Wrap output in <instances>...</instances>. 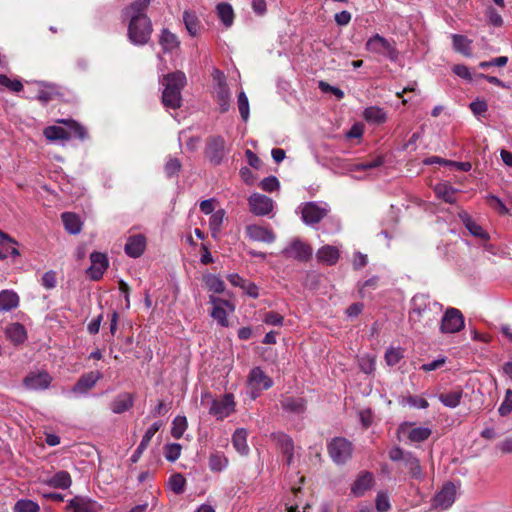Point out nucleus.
<instances>
[{"mask_svg": "<svg viewBox=\"0 0 512 512\" xmlns=\"http://www.w3.org/2000/svg\"><path fill=\"white\" fill-rule=\"evenodd\" d=\"M152 0H136L122 10V17L128 20V39L134 45H145L151 38L153 28L146 14Z\"/></svg>", "mask_w": 512, "mask_h": 512, "instance_id": "1", "label": "nucleus"}, {"mask_svg": "<svg viewBox=\"0 0 512 512\" xmlns=\"http://www.w3.org/2000/svg\"><path fill=\"white\" fill-rule=\"evenodd\" d=\"M59 123L65 124L69 127L71 137L74 136L80 140H85L88 137V132L84 126L74 120H59Z\"/></svg>", "mask_w": 512, "mask_h": 512, "instance_id": "42", "label": "nucleus"}, {"mask_svg": "<svg viewBox=\"0 0 512 512\" xmlns=\"http://www.w3.org/2000/svg\"><path fill=\"white\" fill-rule=\"evenodd\" d=\"M225 212L224 210H217L214 212L209 219V228L211 230L212 236L215 238L220 231L224 220Z\"/></svg>", "mask_w": 512, "mask_h": 512, "instance_id": "46", "label": "nucleus"}, {"mask_svg": "<svg viewBox=\"0 0 512 512\" xmlns=\"http://www.w3.org/2000/svg\"><path fill=\"white\" fill-rule=\"evenodd\" d=\"M218 17L226 27L233 24L234 12L232 6L226 2L219 3L216 7Z\"/></svg>", "mask_w": 512, "mask_h": 512, "instance_id": "39", "label": "nucleus"}, {"mask_svg": "<svg viewBox=\"0 0 512 512\" xmlns=\"http://www.w3.org/2000/svg\"><path fill=\"white\" fill-rule=\"evenodd\" d=\"M373 483V474L368 471H362L351 485V493L356 497H361L372 487Z\"/></svg>", "mask_w": 512, "mask_h": 512, "instance_id": "21", "label": "nucleus"}, {"mask_svg": "<svg viewBox=\"0 0 512 512\" xmlns=\"http://www.w3.org/2000/svg\"><path fill=\"white\" fill-rule=\"evenodd\" d=\"M464 316L457 308H447L441 317L440 332L443 334H452L459 332L464 328Z\"/></svg>", "mask_w": 512, "mask_h": 512, "instance_id": "6", "label": "nucleus"}, {"mask_svg": "<svg viewBox=\"0 0 512 512\" xmlns=\"http://www.w3.org/2000/svg\"><path fill=\"white\" fill-rule=\"evenodd\" d=\"M61 219L68 233L76 235L81 232L82 223L76 214L71 212H64L61 215Z\"/></svg>", "mask_w": 512, "mask_h": 512, "instance_id": "35", "label": "nucleus"}, {"mask_svg": "<svg viewBox=\"0 0 512 512\" xmlns=\"http://www.w3.org/2000/svg\"><path fill=\"white\" fill-rule=\"evenodd\" d=\"M238 109L243 121H247L250 115L249 101L244 91L238 94Z\"/></svg>", "mask_w": 512, "mask_h": 512, "instance_id": "52", "label": "nucleus"}, {"mask_svg": "<svg viewBox=\"0 0 512 512\" xmlns=\"http://www.w3.org/2000/svg\"><path fill=\"white\" fill-rule=\"evenodd\" d=\"M271 439L276 443L282 454L294 451L293 439L284 432H275L271 434Z\"/></svg>", "mask_w": 512, "mask_h": 512, "instance_id": "34", "label": "nucleus"}, {"mask_svg": "<svg viewBox=\"0 0 512 512\" xmlns=\"http://www.w3.org/2000/svg\"><path fill=\"white\" fill-rule=\"evenodd\" d=\"M43 134L49 141L69 140L71 138V134L60 126H48L44 129Z\"/></svg>", "mask_w": 512, "mask_h": 512, "instance_id": "38", "label": "nucleus"}, {"mask_svg": "<svg viewBox=\"0 0 512 512\" xmlns=\"http://www.w3.org/2000/svg\"><path fill=\"white\" fill-rule=\"evenodd\" d=\"M165 173L168 177L177 175L181 169V163L177 158H169L165 164Z\"/></svg>", "mask_w": 512, "mask_h": 512, "instance_id": "60", "label": "nucleus"}, {"mask_svg": "<svg viewBox=\"0 0 512 512\" xmlns=\"http://www.w3.org/2000/svg\"><path fill=\"white\" fill-rule=\"evenodd\" d=\"M340 257L339 250L333 245H324L316 252V258L320 263L327 266L335 265Z\"/></svg>", "mask_w": 512, "mask_h": 512, "instance_id": "24", "label": "nucleus"}, {"mask_svg": "<svg viewBox=\"0 0 512 512\" xmlns=\"http://www.w3.org/2000/svg\"><path fill=\"white\" fill-rule=\"evenodd\" d=\"M431 434L432 431L428 427H416L409 432L408 439L411 442H423L427 440Z\"/></svg>", "mask_w": 512, "mask_h": 512, "instance_id": "48", "label": "nucleus"}, {"mask_svg": "<svg viewBox=\"0 0 512 512\" xmlns=\"http://www.w3.org/2000/svg\"><path fill=\"white\" fill-rule=\"evenodd\" d=\"M19 305V296L12 290H2L0 292V311L9 312Z\"/></svg>", "mask_w": 512, "mask_h": 512, "instance_id": "27", "label": "nucleus"}, {"mask_svg": "<svg viewBox=\"0 0 512 512\" xmlns=\"http://www.w3.org/2000/svg\"><path fill=\"white\" fill-rule=\"evenodd\" d=\"M0 85L8 88L13 92H20L23 89V85L19 80H11L4 74L0 75Z\"/></svg>", "mask_w": 512, "mask_h": 512, "instance_id": "57", "label": "nucleus"}, {"mask_svg": "<svg viewBox=\"0 0 512 512\" xmlns=\"http://www.w3.org/2000/svg\"><path fill=\"white\" fill-rule=\"evenodd\" d=\"M160 427H161V423L155 422L147 429L139 446L137 447V449L134 451V453L132 454V456L130 458L132 463H136L139 461L143 452L148 447L152 437L156 434V432L160 429Z\"/></svg>", "mask_w": 512, "mask_h": 512, "instance_id": "25", "label": "nucleus"}, {"mask_svg": "<svg viewBox=\"0 0 512 512\" xmlns=\"http://www.w3.org/2000/svg\"><path fill=\"white\" fill-rule=\"evenodd\" d=\"M6 337L15 345L23 343L27 338L25 327L20 323H13L6 328Z\"/></svg>", "mask_w": 512, "mask_h": 512, "instance_id": "28", "label": "nucleus"}, {"mask_svg": "<svg viewBox=\"0 0 512 512\" xmlns=\"http://www.w3.org/2000/svg\"><path fill=\"white\" fill-rule=\"evenodd\" d=\"M103 377L100 371H90L80 376L72 388V392L76 394H86L92 389L96 383Z\"/></svg>", "mask_w": 512, "mask_h": 512, "instance_id": "18", "label": "nucleus"}, {"mask_svg": "<svg viewBox=\"0 0 512 512\" xmlns=\"http://www.w3.org/2000/svg\"><path fill=\"white\" fill-rule=\"evenodd\" d=\"M183 21L185 27L191 36H196L200 30V21L195 13L190 11H184Z\"/></svg>", "mask_w": 512, "mask_h": 512, "instance_id": "41", "label": "nucleus"}, {"mask_svg": "<svg viewBox=\"0 0 512 512\" xmlns=\"http://www.w3.org/2000/svg\"><path fill=\"white\" fill-rule=\"evenodd\" d=\"M443 306L426 294H416L411 299L408 321L411 328L418 333H425L434 328L442 314Z\"/></svg>", "mask_w": 512, "mask_h": 512, "instance_id": "2", "label": "nucleus"}, {"mask_svg": "<svg viewBox=\"0 0 512 512\" xmlns=\"http://www.w3.org/2000/svg\"><path fill=\"white\" fill-rule=\"evenodd\" d=\"M403 465L409 470V473L414 479L423 478V470L420 465L419 459L411 452H407L406 457L403 460Z\"/></svg>", "mask_w": 512, "mask_h": 512, "instance_id": "29", "label": "nucleus"}, {"mask_svg": "<svg viewBox=\"0 0 512 512\" xmlns=\"http://www.w3.org/2000/svg\"><path fill=\"white\" fill-rule=\"evenodd\" d=\"M250 211L256 216L268 215L273 209V201L270 197L254 193L248 199Z\"/></svg>", "mask_w": 512, "mask_h": 512, "instance_id": "13", "label": "nucleus"}, {"mask_svg": "<svg viewBox=\"0 0 512 512\" xmlns=\"http://www.w3.org/2000/svg\"><path fill=\"white\" fill-rule=\"evenodd\" d=\"M282 408L288 412L301 414L306 410V402L303 398L286 397L281 402Z\"/></svg>", "mask_w": 512, "mask_h": 512, "instance_id": "36", "label": "nucleus"}, {"mask_svg": "<svg viewBox=\"0 0 512 512\" xmlns=\"http://www.w3.org/2000/svg\"><path fill=\"white\" fill-rule=\"evenodd\" d=\"M384 163V159L382 156H378L373 160L365 161L359 164L354 165V170H369L374 169L381 166Z\"/></svg>", "mask_w": 512, "mask_h": 512, "instance_id": "61", "label": "nucleus"}, {"mask_svg": "<svg viewBox=\"0 0 512 512\" xmlns=\"http://www.w3.org/2000/svg\"><path fill=\"white\" fill-rule=\"evenodd\" d=\"M67 508L73 509L74 512H100L102 506L89 498L75 496L69 501Z\"/></svg>", "mask_w": 512, "mask_h": 512, "instance_id": "20", "label": "nucleus"}, {"mask_svg": "<svg viewBox=\"0 0 512 512\" xmlns=\"http://www.w3.org/2000/svg\"><path fill=\"white\" fill-rule=\"evenodd\" d=\"M302 220L307 225L319 223L328 213V210L315 202H307L302 207Z\"/></svg>", "mask_w": 512, "mask_h": 512, "instance_id": "14", "label": "nucleus"}, {"mask_svg": "<svg viewBox=\"0 0 512 512\" xmlns=\"http://www.w3.org/2000/svg\"><path fill=\"white\" fill-rule=\"evenodd\" d=\"M287 259L306 262L312 257V248L299 238L293 239L281 252Z\"/></svg>", "mask_w": 512, "mask_h": 512, "instance_id": "7", "label": "nucleus"}, {"mask_svg": "<svg viewBox=\"0 0 512 512\" xmlns=\"http://www.w3.org/2000/svg\"><path fill=\"white\" fill-rule=\"evenodd\" d=\"M365 49L375 55L382 56L391 62H396L399 58V52L396 42L387 39L380 34H374L365 43Z\"/></svg>", "mask_w": 512, "mask_h": 512, "instance_id": "4", "label": "nucleus"}, {"mask_svg": "<svg viewBox=\"0 0 512 512\" xmlns=\"http://www.w3.org/2000/svg\"><path fill=\"white\" fill-rule=\"evenodd\" d=\"M327 451L335 464L343 465L352 457L353 444L344 437H335L328 443Z\"/></svg>", "mask_w": 512, "mask_h": 512, "instance_id": "5", "label": "nucleus"}, {"mask_svg": "<svg viewBox=\"0 0 512 512\" xmlns=\"http://www.w3.org/2000/svg\"><path fill=\"white\" fill-rule=\"evenodd\" d=\"M453 40V48L466 56H469L471 54V43L472 41L469 40L467 37L463 35H452Z\"/></svg>", "mask_w": 512, "mask_h": 512, "instance_id": "43", "label": "nucleus"}, {"mask_svg": "<svg viewBox=\"0 0 512 512\" xmlns=\"http://www.w3.org/2000/svg\"><path fill=\"white\" fill-rule=\"evenodd\" d=\"M466 228L473 236L478 237L480 239H488V234L477 223L468 221L466 223Z\"/></svg>", "mask_w": 512, "mask_h": 512, "instance_id": "63", "label": "nucleus"}, {"mask_svg": "<svg viewBox=\"0 0 512 512\" xmlns=\"http://www.w3.org/2000/svg\"><path fill=\"white\" fill-rule=\"evenodd\" d=\"M60 96H62V93L60 92L58 86L51 83H42L37 93L36 99L43 105H46L49 102L59 98Z\"/></svg>", "mask_w": 512, "mask_h": 512, "instance_id": "26", "label": "nucleus"}, {"mask_svg": "<svg viewBox=\"0 0 512 512\" xmlns=\"http://www.w3.org/2000/svg\"><path fill=\"white\" fill-rule=\"evenodd\" d=\"M435 193L438 198H441L448 203H453L455 201V190L447 184H438L435 187Z\"/></svg>", "mask_w": 512, "mask_h": 512, "instance_id": "47", "label": "nucleus"}, {"mask_svg": "<svg viewBox=\"0 0 512 512\" xmlns=\"http://www.w3.org/2000/svg\"><path fill=\"white\" fill-rule=\"evenodd\" d=\"M498 412L501 416H507L512 412V390L507 389L505 392V397L503 402L501 403Z\"/></svg>", "mask_w": 512, "mask_h": 512, "instance_id": "56", "label": "nucleus"}, {"mask_svg": "<svg viewBox=\"0 0 512 512\" xmlns=\"http://www.w3.org/2000/svg\"><path fill=\"white\" fill-rule=\"evenodd\" d=\"M39 505L29 499H21L16 502L14 512H38Z\"/></svg>", "mask_w": 512, "mask_h": 512, "instance_id": "51", "label": "nucleus"}, {"mask_svg": "<svg viewBox=\"0 0 512 512\" xmlns=\"http://www.w3.org/2000/svg\"><path fill=\"white\" fill-rule=\"evenodd\" d=\"M359 367L366 374H371L375 370V356L364 355L359 359Z\"/></svg>", "mask_w": 512, "mask_h": 512, "instance_id": "55", "label": "nucleus"}, {"mask_svg": "<svg viewBox=\"0 0 512 512\" xmlns=\"http://www.w3.org/2000/svg\"><path fill=\"white\" fill-rule=\"evenodd\" d=\"M248 383L253 389L252 397L256 398L259 392L267 390L273 385L272 379L260 367H254L248 375Z\"/></svg>", "mask_w": 512, "mask_h": 512, "instance_id": "10", "label": "nucleus"}, {"mask_svg": "<svg viewBox=\"0 0 512 512\" xmlns=\"http://www.w3.org/2000/svg\"><path fill=\"white\" fill-rule=\"evenodd\" d=\"M462 397V388H456L454 390L439 394L438 399L444 406L455 408L460 404Z\"/></svg>", "mask_w": 512, "mask_h": 512, "instance_id": "30", "label": "nucleus"}, {"mask_svg": "<svg viewBox=\"0 0 512 512\" xmlns=\"http://www.w3.org/2000/svg\"><path fill=\"white\" fill-rule=\"evenodd\" d=\"M232 443L234 448L242 455L249 452L247 445V431L243 428L237 429L232 436Z\"/></svg>", "mask_w": 512, "mask_h": 512, "instance_id": "37", "label": "nucleus"}, {"mask_svg": "<svg viewBox=\"0 0 512 512\" xmlns=\"http://www.w3.org/2000/svg\"><path fill=\"white\" fill-rule=\"evenodd\" d=\"M246 234L252 241L257 242L272 243L276 239L271 229L256 224L248 225L246 227Z\"/></svg>", "mask_w": 512, "mask_h": 512, "instance_id": "19", "label": "nucleus"}, {"mask_svg": "<svg viewBox=\"0 0 512 512\" xmlns=\"http://www.w3.org/2000/svg\"><path fill=\"white\" fill-rule=\"evenodd\" d=\"M146 248V238L142 234L132 235L127 239V242L124 247L125 253L132 257L138 258L140 257Z\"/></svg>", "mask_w": 512, "mask_h": 512, "instance_id": "22", "label": "nucleus"}, {"mask_svg": "<svg viewBox=\"0 0 512 512\" xmlns=\"http://www.w3.org/2000/svg\"><path fill=\"white\" fill-rule=\"evenodd\" d=\"M262 321L268 325L282 326L284 322V317L277 312L269 311L264 314Z\"/></svg>", "mask_w": 512, "mask_h": 512, "instance_id": "59", "label": "nucleus"}, {"mask_svg": "<svg viewBox=\"0 0 512 512\" xmlns=\"http://www.w3.org/2000/svg\"><path fill=\"white\" fill-rule=\"evenodd\" d=\"M52 377L46 371L30 372L23 380L29 390H44L51 384Z\"/></svg>", "mask_w": 512, "mask_h": 512, "instance_id": "16", "label": "nucleus"}, {"mask_svg": "<svg viewBox=\"0 0 512 512\" xmlns=\"http://www.w3.org/2000/svg\"><path fill=\"white\" fill-rule=\"evenodd\" d=\"M456 487L453 483H446L442 489L435 495L433 506L445 510L449 508L455 501Z\"/></svg>", "mask_w": 512, "mask_h": 512, "instance_id": "17", "label": "nucleus"}, {"mask_svg": "<svg viewBox=\"0 0 512 512\" xmlns=\"http://www.w3.org/2000/svg\"><path fill=\"white\" fill-rule=\"evenodd\" d=\"M159 43L163 49L164 52H172L176 48L179 47V40L178 37L170 32L167 28L162 29Z\"/></svg>", "mask_w": 512, "mask_h": 512, "instance_id": "33", "label": "nucleus"}, {"mask_svg": "<svg viewBox=\"0 0 512 512\" xmlns=\"http://www.w3.org/2000/svg\"><path fill=\"white\" fill-rule=\"evenodd\" d=\"M209 301L211 304H213V309L211 312L212 318L215 319L221 326L227 327L229 322L224 307L229 308L230 311H234V305L229 300L218 298L213 295L209 297Z\"/></svg>", "mask_w": 512, "mask_h": 512, "instance_id": "12", "label": "nucleus"}, {"mask_svg": "<svg viewBox=\"0 0 512 512\" xmlns=\"http://www.w3.org/2000/svg\"><path fill=\"white\" fill-rule=\"evenodd\" d=\"M234 398L232 394H225L219 399H212L209 414L217 420H223L234 411Z\"/></svg>", "mask_w": 512, "mask_h": 512, "instance_id": "8", "label": "nucleus"}, {"mask_svg": "<svg viewBox=\"0 0 512 512\" xmlns=\"http://www.w3.org/2000/svg\"><path fill=\"white\" fill-rule=\"evenodd\" d=\"M227 464V458L221 453H214L209 457V467L212 471L220 472L227 466Z\"/></svg>", "mask_w": 512, "mask_h": 512, "instance_id": "50", "label": "nucleus"}, {"mask_svg": "<svg viewBox=\"0 0 512 512\" xmlns=\"http://www.w3.org/2000/svg\"><path fill=\"white\" fill-rule=\"evenodd\" d=\"M404 357L400 348H389L385 353V361L388 366H394Z\"/></svg>", "mask_w": 512, "mask_h": 512, "instance_id": "54", "label": "nucleus"}, {"mask_svg": "<svg viewBox=\"0 0 512 512\" xmlns=\"http://www.w3.org/2000/svg\"><path fill=\"white\" fill-rule=\"evenodd\" d=\"M217 85L215 87V100L219 106L220 113H226L230 109V90L226 84L222 72L215 70Z\"/></svg>", "mask_w": 512, "mask_h": 512, "instance_id": "9", "label": "nucleus"}, {"mask_svg": "<svg viewBox=\"0 0 512 512\" xmlns=\"http://www.w3.org/2000/svg\"><path fill=\"white\" fill-rule=\"evenodd\" d=\"M188 423L185 416H177L172 422L171 434L175 439H180L185 430L187 429Z\"/></svg>", "mask_w": 512, "mask_h": 512, "instance_id": "45", "label": "nucleus"}, {"mask_svg": "<svg viewBox=\"0 0 512 512\" xmlns=\"http://www.w3.org/2000/svg\"><path fill=\"white\" fill-rule=\"evenodd\" d=\"M186 479L180 473L173 474L168 481L170 489L175 494H182L185 490Z\"/></svg>", "mask_w": 512, "mask_h": 512, "instance_id": "49", "label": "nucleus"}, {"mask_svg": "<svg viewBox=\"0 0 512 512\" xmlns=\"http://www.w3.org/2000/svg\"><path fill=\"white\" fill-rule=\"evenodd\" d=\"M91 266L87 269L88 276L97 281L102 278L104 272L108 268L107 256L100 252H93L90 255Z\"/></svg>", "mask_w": 512, "mask_h": 512, "instance_id": "15", "label": "nucleus"}, {"mask_svg": "<svg viewBox=\"0 0 512 512\" xmlns=\"http://www.w3.org/2000/svg\"><path fill=\"white\" fill-rule=\"evenodd\" d=\"M205 154L212 164L219 165L225 155L224 138L219 135L208 138Z\"/></svg>", "mask_w": 512, "mask_h": 512, "instance_id": "11", "label": "nucleus"}, {"mask_svg": "<svg viewBox=\"0 0 512 512\" xmlns=\"http://www.w3.org/2000/svg\"><path fill=\"white\" fill-rule=\"evenodd\" d=\"M181 449H182V447L178 443L167 444L164 448L165 458L169 462H175L180 457Z\"/></svg>", "mask_w": 512, "mask_h": 512, "instance_id": "53", "label": "nucleus"}, {"mask_svg": "<svg viewBox=\"0 0 512 512\" xmlns=\"http://www.w3.org/2000/svg\"><path fill=\"white\" fill-rule=\"evenodd\" d=\"M363 116L366 121L373 124H381L386 121V113L384 110L375 106L366 108Z\"/></svg>", "mask_w": 512, "mask_h": 512, "instance_id": "40", "label": "nucleus"}, {"mask_svg": "<svg viewBox=\"0 0 512 512\" xmlns=\"http://www.w3.org/2000/svg\"><path fill=\"white\" fill-rule=\"evenodd\" d=\"M203 281L209 290L214 293H222L225 290L224 282L216 275L207 274L204 276Z\"/></svg>", "mask_w": 512, "mask_h": 512, "instance_id": "44", "label": "nucleus"}, {"mask_svg": "<svg viewBox=\"0 0 512 512\" xmlns=\"http://www.w3.org/2000/svg\"><path fill=\"white\" fill-rule=\"evenodd\" d=\"M487 201L490 204V206L496 210L501 215H506L509 213V209L506 207V205L495 195H489L487 197Z\"/></svg>", "mask_w": 512, "mask_h": 512, "instance_id": "58", "label": "nucleus"}, {"mask_svg": "<svg viewBox=\"0 0 512 512\" xmlns=\"http://www.w3.org/2000/svg\"><path fill=\"white\" fill-rule=\"evenodd\" d=\"M41 284L46 289L55 288L57 284L56 273L54 271H48L44 273L41 279Z\"/></svg>", "mask_w": 512, "mask_h": 512, "instance_id": "64", "label": "nucleus"}, {"mask_svg": "<svg viewBox=\"0 0 512 512\" xmlns=\"http://www.w3.org/2000/svg\"><path fill=\"white\" fill-rule=\"evenodd\" d=\"M134 397L129 392L118 394L110 403V409L115 414H122L133 407Z\"/></svg>", "mask_w": 512, "mask_h": 512, "instance_id": "23", "label": "nucleus"}, {"mask_svg": "<svg viewBox=\"0 0 512 512\" xmlns=\"http://www.w3.org/2000/svg\"><path fill=\"white\" fill-rule=\"evenodd\" d=\"M9 244H17V241L10 237L7 233L0 230V245L4 250H0V260H4L10 254L13 257L19 256V250L15 247H8Z\"/></svg>", "mask_w": 512, "mask_h": 512, "instance_id": "31", "label": "nucleus"}, {"mask_svg": "<svg viewBox=\"0 0 512 512\" xmlns=\"http://www.w3.org/2000/svg\"><path fill=\"white\" fill-rule=\"evenodd\" d=\"M186 83V75L182 71H175L163 76L161 80V84L164 86L162 103L165 107L170 109L181 107V91L186 86Z\"/></svg>", "mask_w": 512, "mask_h": 512, "instance_id": "3", "label": "nucleus"}, {"mask_svg": "<svg viewBox=\"0 0 512 512\" xmlns=\"http://www.w3.org/2000/svg\"><path fill=\"white\" fill-rule=\"evenodd\" d=\"M279 181L275 176H268L260 182L262 190L267 192H273L279 188Z\"/></svg>", "mask_w": 512, "mask_h": 512, "instance_id": "62", "label": "nucleus"}, {"mask_svg": "<svg viewBox=\"0 0 512 512\" xmlns=\"http://www.w3.org/2000/svg\"><path fill=\"white\" fill-rule=\"evenodd\" d=\"M72 479L67 471H58L46 480V484L53 488L67 489L71 486Z\"/></svg>", "mask_w": 512, "mask_h": 512, "instance_id": "32", "label": "nucleus"}]
</instances>
